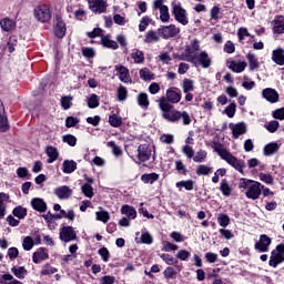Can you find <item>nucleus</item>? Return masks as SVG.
Instances as JSON below:
<instances>
[{
	"instance_id": "nucleus-53",
	"label": "nucleus",
	"mask_w": 284,
	"mask_h": 284,
	"mask_svg": "<svg viewBox=\"0 0 284 284\" xmlns=\"http://www.w3.org/2000/svg\"><path fill=\"white\" fill-rule=\"evenodd\" d=\"M140 77L144 81H152L154 79V74L150 72L148 68L141 69L140 70Z\"/></svg>"
},
{
	"instance_id": "nucleus-2",
	"label": "nucleus",
	"mask_w": 284,
	"mask_h": 284,
	"mask_svg": "<svg viewBox=\"0 0 284 284\" xmlns=\"http://www.w3.org/2000/svg\"><path fill=\"white\" fill-rule=\"evenodd\" d=\"M165 118L170 123H179L181 119L183 121V125H190V123H192V118H190V113H187V111L173 110L171 113H168Z\"/></svg>"
},
{
	"instance_id": "nucleus-10",
	"label": "nucleus",
	"mask_w": 284,
	"mask_h": 284,
	"mask_svg": "<svg viewBox=\"0 0 284 284\" xmlns=\"http://www.w3.org/2000/svg\"><path fill=\"white\" fill-rule=\"evenodd\" d=\"M60 239L64 243H70V241H77V231L72 226H63L60 230Z\"/></svg>"
},
{
	"instance_id": "nucleus-38",
	"label": "nucleus",
	"mask_w": 284,
	"mask_h": 284,
	"mask_svg": "<svg viewBox=\"0 0 284 284\" xmlns=\"http://www.w3.org/2000/svg\"><path fill=\"white\" fill-rule=\"evenodd\" d=\"M141 181H143V183H150L152 185V183H154L155 181H159V174L156 173L142 174Z\"/></svg>"
},
{
	"instance_id": "nucleus-6",
	"label": "nucleus",
	"mask_w": 284,
	"mask_h": 284,
	"mask_svg": "<svg viewBox=\"0 0 284 284\" xmlns=\"http://www.w3.org/2000/svg\"><path fill=\"white\" fill-rule=\"evenodd\" d=\"M34 17L37 21H40V23H45V21H50V19H52V11L50 10V6L41 4L36 7Z\"/></svg>"
},
{
	"instance_id": "nucleus-54",
	"label": "nucleus",
	"mask_w": 284,
	"mask_h": 284,
	"mask_svg": "<svg viewBox=\"0 0 284 284\" xmlns=\"http://www.w3.org/2000/svg\"><path fill=\"white\" fill-rule=\"evenodd\" d=\"M152 23V19L150 17H144L140 21L139 30L140 32H145L146 28Z\"/></svg>"
},
{
	"instance_id": "nucleus-26",
	"label": "nucleus",
	"mask_w": 284,
	"mask_h": 284,
	"mask_svg": "<svg viewBox=\"0 0 284 284\" xmlns=\"http://www.w3.org/2000/svg\"><path fill=\"white\" fill-rule=\"evenodd\" d=\"M48 260V252H45V248H38L37 252L32 255L33 263L38 264L41 263V261Z\"/></svg>"
},
{
	"instance_id": "nucleus-50",
	"label": "nucleus",
	"mask_w": 284,
	"mask_h": 284,
	"mask_svg": "<svg viewBox=\"0 0 284 284\" xmlns=\"http://www.w3.org/2000/svg\"><path fill=\"white\" fill-rule=\"evenodd\" d=\"M108 148L112 149V153L114 154V156H121V154H123V150L121 149V146L116 145L114 141L108 142Z\"/></svg>"
},
{
	"instance_id": "nucleus-18",
	"label": "nucleus",
	"mask_w": 284,
	"mask_h": 284,
	"mask_svg": "<svg viewBox=\"0 0 284 284\" xmlns=\"http://www.w3.org/2000/svg\"><path fill=\"white\" fill-rule=\"evenodd\" d=\"M159 108L160 110H162V116L163 119H165L168 121V118L165 116L166 114H170L171 112H174V110H172V104H170V101L165 98L162 97L159 101Z\"/></svg>"
},
{
	"instance_id": "nucleus-7",
	"label": "nucleus",
	"mask_w": 284,
	"mask_h": 284,
	"mask_svg": "<svg viewBox=\"0 0 284 284\" xmlns=\"http://www.w3.org/2000/svg\"><path fill=\"white\" fill-rule=\"evenodd\" d=\"M153 10H159L160 21H162V23H168V21H170V8L165 6V0H154Z\"/></svg>"
},
{
	"instance_id": "nucleus-4",
	"label": "nucleus",
	"mask_w": 284,
	"mask_h": 284,
	"mask_svg": "<svg viewBox=\"0 0 284 284\" xmlns=\"http://www.w3.org/2000/svg\"><path fill=\"white\" fill-rule=\"evenodd\" d=\"M171 8L172 14L178 23H181L182 26H187V23H190L187 20V11H185L179 2H172Z\"/></svg>"
},
{
	"instance_id": "nucleus-12",
	"label": "nucleus",
	"mask_w": 284,
	"mask_h": 284,
	"mask_svg": "<svg viewBox=\"0 0 284 284\" xmlns=\"http://www.w3.org/2000/svg\"><path fill=\"white\" fill-rule=\"evenodd\" d=\"M262 97L265 101H268V103H278V100L281 99L278 91L273 88L263 89Z\"/></svg>"
},
{
	"instance_id": "nucleus-32",
	"label": "nucleus",
	"mask_w": 284,
	"mask_h": 284,
	"mask_svg": "<svg viewBox=\"0 0 284 284\" xmlns=\"http://www.w3.org/2000/svg\"><path fill=\"white\" fill-rule=\"evenodd\" d=\"M10 201V195L6 193H0V219L6 216V203Z\"/></svg>"
},
{
	"instance_id": "nucleus-43",
	"label": "nucleus",
	"mask_w": 284,
	"mask_h": 284,
	"mask_svg": "<svg viewBox=\"0 0 284 284\" xmlns=\"http://www.w3.org/2000/svg\"><path fill=\"white\" fill-rule=\"evenodd\" d=\"M81 190L87 199H92L94 196V189L92 187V185H90V183L83 184L81 186Z\"/></svg>"
},
{
	"instance_id": "nucleus-17",
	"label": "nucleus",
	"mask_w": 284,
	"mask_h": 284,
	"mask_svg": "<svg viewBox=\"0 0 284 284\" xmlns=\"http://www.w3.org/2000/svg\"><path fill=\"white\" fill-rule=\"evenodd\" d=\"M65 22H63V19H61L60 16L55 17V28H54V34L59 38V39H63V37H65Z\"/></svg>"
},
{
	"instance_id": "nucleus-41",
	"label": "nucleus",
	"mask_w": 284,
	"mask_h": 284,
	"mask_svg": "<svg viewBox=\"0 0 284 284\" xmlns=\"http://www.w3.org/2000/svg\"><path fill=\"white\" fill-rule=\"evenodd\" d=\"M160 39L161 38L159 37V33H156V31H149L145 34L144 43H154L156 41H160Z\"/></svg>"
},
{
	"instance_id": "nucleus-28",
	"label": "nucleus",
	"mask_w": 284,
	"mask_h": 284,
	"mask_svg": "<svg viewBox=\"0 0 284 284\" xmlns=\"http://www.w3.org/2000/svg\"><path fill=\"white\" fill-rule=\"evenodd\" d=\"M45 152L47 156H49L48 163H54V161L59 159V150H57V148L47 146Z\"/></svg>"
},
{
	"instance_id": "nucleus-9",
	"label": "nucleus",
	"mask_w": 284,
	"mask_h": 284,
	"mask_svg": "<svg viewBox=\"0 0 284 284\" xmlns=\"http://www.w3.org/2000/svg\"><path fill=\"white\" fill-rule=\"evenodd\" d=\"M89 9L95 14H103L108 11V2L104 0H88Z\"/></svg>"
},
{
	"instance_id": "nucleus-55",
	"label": "nucleus",
	"mask_w": 284,
	"mask_h": 284,
	"mask_svg": "<svg viewBox=\"0 0 284 284\" xmlns=\"http://www.w3.org/2000/svg\"><path fill=\"white\" fill-rule=\"evenodd\" d=\"M278 128H281V123H278V121H276V120H272L266 125V130L268 132H271V134H274V132H277Z\"/></svg>"
},
{
	"instance_id": "nucleus-5",
	"label": "nucleus",
	"mask_w": 284,
	"mask_h": 284,
	"mask_svg": "<svg viewBox=\"0 0 284 284\" xmlns=\"http://www.w3.org/2000/svg\"><path fill=\"white\" fill-rule=\"evenodd\" d=\"M281 263H284V244H278L275 250L272 251L268 265L271 267H278Z\"/></svg>"
},
{
	"instance_id": "nucleus-1",
	"label": "nucleus",
	"mask_w": 284,
	"mask_h": 284,
	"mask_svg": "<svg viewBox=\"0 0 284 284\" xmlns=\"http://www.w3.org/2000/svg\"><path fill=\"white\" fill-rule=\"evenodd\" d=\"M213 150L223 159V161H226L229 165H232L234 170H237V172H241L243 174V168H245V162L243 160H239L236 156H233L227 149L221 143H213Z\"/></svg>"
},
{
	"instance_id": "nucleus-47",
	"label": "nucleus",
	"mask_w": 284,
	"mask_h": 284,
	"mask_svg": "<svg viewBox=\"0 0 284 284\" xmlns=\"http://www.w3.org/2000/svg\"><path fill=\"white\" fill-rule=\"evenodd\" d=\"M205 159H207V152L204 150H200L195 155H193V161L195 163H205Z\"/></svg>"
},
{
	"instance_id": "nucleus-20",
	"label": "nucleus",
	"mask_w": 284,
	"mask_h": 284,
	"mask_svg": "<svg viewBox=\"0 0 284 284\" xmlns=\"http://www.w3.org/2000/svg\"><path fill=\"white\" fill-rule=\"evenodd\" d=\"M31 206L33 207V210H36L37 212H45V210H48V204L45 203V201H43V199L41 197H34L31 200Z\"/></svg>"
},
{
	"instance_id": "nucleus-25",
	"label": "nucleus",
	"mask_w": 284,
	"mask_h": 284,
	"mask_svg": "<svg viewBox=\"0 0 284 284\" xmlns=\"http://www.w3.org/2000/svg\"><path fill=\"white\" fill-rule=\"evenodd\" d=\"M121 214H124L126 219H130L131 221H133L134 219H136V209L125 204L121 207Z\"/></svg>"
},
{
	"instance_id": "nucleus-42",
	"label": "nucleus",
	"mask_w": 284,
	"mask_h": 284,
	"mask_svg": "<svg viewBox=\"0 0 284 284\" xmlns=\"http://www.w3.org/2000/svg\"><path fill=\"white\" fill-rule=\"evenodd\" d=\"M109 123L110 125H112V128H121V125L123 124V120L121 119V116L112 114L109 116Z\"/></svg>"
},
{
	"instance_id": "nucleus-64",
	"label": "nucleus",
	"mask_w": 284,
	"mask_h": 284,
	"mask_svg": "<svg viewBox=\"0 0 284 284\" xmlns=\"http://www.w3.org/2000/svg\"><path fill=\"white\" fill-rule=\"evenodd\" d=\"M272 116L278 121H284V108L273 111Z\"/></svg>"
},
{
	"instance_id": "nucleus-60",
	"label": "nucleus",
	"mask_w": 284,
	"mask_h": 284,
	"mask_svg": "<svg viewBox=\"0 0 284 284\" xmlns=\"http://www.w3.org/2000/svg\"><path fill=\"white\" fill-rule=\"evenodd\" d=\"M125 99H128V89L123 85H120L118 88V100L125 101Z\"/></svg>"
},
{
	"instance_id": "nucleus-57",
	"label": "nucleus",
	"mask_w": 284,
	"mask_h": 284,
	"mask_svg": "<svg viewBox=\"0 0 284 284\" xmlns=\"http://www.w3.org/2000/svg\"><path fill=\"white\" fill-rule=\"evenodd\" d=\"M224 112L229 119H233L234 114H236V103H231L229 106L224 109Z\"/></svg>"
},
{
	"instance_id": "nucleus-35",
	"label": "nucleus",
	"mask_w": 284,
	"mask_h": 284,
	"mask_svg": "<svg viewBox=\"0 0 284 284\" xmlns=\"http://www.w3.org/2000/svg\"><path fill=\"white\" fill-rule=\"evenodd\" d=\"M182 90L184 94H187V92H194V80L184 78L182 81Z\"/></svg>"
},
{
	"instance_id": "nucleus-39",
	"label": "nucleus",
	"mask_w": 284,
	"mask_h": 284,
	"mask_svg": "<svg viewBox=\"0 0 284 284\" xmlns=\"http://www.w3.org/2000/svg\"><path fill=\"white\" fill-rule=\"evenodd\" d=\"M131 59H133L134 63H143L145 61V55L141 50H133L131 53Z\"/></svg>"
},
{
	"instance_id": "nucleus-8",
	"label": "nucleus",
	"mask_w": 284,
	"mask_h": 284,
	"mask_svg": "<svg viewBox=\"0 0 284 284\" xmlns=\"http://www.w3.org/2000/svg\"><path fill=\"white\" fill-rule=\"evenodd\" d=\"M158 32L163 37V39H172L181 32V28L174 24L163 26L158 29Z\"/></svg>"
},
{
	"instance_id": "nucleus-3",
	"label": "nucleus",
	"mask_w": 284,
	"mask_h": 284,
	"mask_svg": "<svg viewBox=\"0 0 284 284\" xmlns=\"http://www.w3.org/2000/svg\"><path fill=\"white\" fill-rule=\"evenodd\" d=\"M201 44L199 40H193L189 45H185L184 52L186 55L182 59L186 60L189 63H196V57L199 55V50Z\"/></svg>"
},
{
	"instance_id": "nucleus-34",
	"label": "nucleus",
	"mask_w": 284,
	"mask_h": 284,
	"mask_svg": "<svg viewBox=\"0 0 284 284\" xmlns=\"http://www.w3.org/2000/svg\"><path fill=\"white\" fill-rule=\"evenodd\" d=\"M0 26L4 32H10L11 30H14L16 23L14 21L10 20V18H3L0 21Z\"/></svg>"
},
{
	"instance_id": "nucleus-61",
	"label": "nucleus",
	"mask_w": 284,
	"mask_h": 284,
	"mask_svg": "<svg viewBox=\"0 0 284 284\" xmlns=\"http://www.w3.org/2000/svg\"><path fill=\"white\" fill-rule=\"evenodd\" d=\"M62 141L64 143H68V145H70L71 148H74V145H77V138L72 134H67L62 138Z\"/></svg>"
},
{
	"instance_id": "nucleus-30",
	"label": "nucleus",
	"mask_w": 284,
	"mask_h": 284,
	"mask_svg": "<svg viewBox=\"0 0 284 284\" xmlns=\"http://www.w3.org/2000/svg\"><path fill=\"white\" fill-rule=\"evenodd\" d=\"M166 99L170 103H179L181 101V92H176L173 89L166 91Z\"/></svg>"
},
{
	"instance_id": "nucleus-36",
	"label": "nucleus",
	"mask_w": 284,
	"mask_h": 284,
	"mask_svg": "<svg viewBox=\"0 0 284 284\" xmlns=\"http://www.w3.org/2000/svg\"><path fill=\"white\" fill-rule=\"evenodd\" d=\"M11 272H12V274H14V276L17 278H20V280L26 278V275L28 274V270H26V267H23V266H19V267L13 266L11 268Z\"/></svg>"
},
{
	"instance_id": "nucleus-62",
	"label": "nucleus",
	"mask_w": 284,
	"mask_h": 284,
	"mask_svg": "<svg viewBox=\"0 0 284 284\" xmlns=\"http://www.w3.org/2000/svg\"><path fill=\"white\" fill-rule=\"evenodd\" d=\"M89 108H99V97L97 94H92L88 101Z\"/></svg>"
},
{
	"instance_id": "nucleus-22",
	"label": "nucleus",
	"mask_w": 284,
	"mask_h": 284,
	"mask_svg": "<svg viewBox=\"0 0 284 284\" xmlns=\"http://www.w3.org/2000/svg\"><path fill=\"white\" fill-rule=\"evenodd\" d=\"M247 68V62L244 61H231L229 65V70H232V72L241 73Z\"/></svg>"
},
{
	"instance_id": "nucleus-48",
	"label": "nucleus",
	"mask_w": 284,
	"mask_h": 284,
	"mask_svg": "<svg viewBox=\"0 0 284 284\" xmlns=\"http://www.w3.org/2000/svg\"><path fill=\"white\" fill-rule=\"evenodd\" d=\"M13 216H17L18 219H26L28 216V209L23 206H18L13 210Z\"/></svg>"
},
{
	"instance_id": "nucleus-13",
	"label": "nucleus",
	"mask_w": 284,
	"mask_h": 284,
	"mask_svg": "<svg viewBox=\"0 0 284 284\" xmlns=\"http://www.w3.org/2000/svg\"><path fill=\"white\" fill-rule=\"evenodd\" d=\"M270 245H272V239L263 234L260 236L258 242L255 243V250H258V252H268Z\"/></svg>"
},
{
	"instance_id": "nucleus-40",
	"label": "nucleus",
	"mask_w": 284,
	"mask_h": 284,
	"mask_svg": "<svg viewBox=\"0 0 284 284\" xmlns=\"http://www.w3.org/2000/svg\"><path fill=\"white\" fill-rule=\"evenodd\" d=\"M153 241H154V239L152 237V235L149 232L142 233L140 240H139V237L135 239L136 243H144L145 245H152Z\"/></svg>"
},
{
	"instance_id": "nucleus-21",
	"label": "nucleus",
	"mask_w": 284,
	"mask_h": 284,
	"mask_svg": "<svg viewBox=\"0 0 284 284\" xmlns=\"http://www.w3.org/2000/svg\"><path fill=\"white\" fill-rule=\"evenodd\" d=\"M195 61H199L202 68H210V65H212V60L210 59V55L205 51H202L200 54H197Z\"/></svg>"
},
{
	"instance_id": "nucleus-44",
	"label": "nucleus",
	"mask_w": 284,
	"mask_h": 284,
	"mask_svg": "<svg viewBox=\"0 0 284 284\" xmlns=\"http://www.w3.org/2000/svg\"><path fill=\"white\" fill-rule=\"evenodd\" d=\"M138 104L140 105V108H149L150 98H148L146 93H140L138 95Z\"/></svg>"
},
{
	"instance_id": "nucleus-46",
	"label": "nucleus",
	"mask_w": 284,
	"mask_h": 284,
	"mask_svg": "<svg viewBox=\"0 0 284 284\" xmlns=\"http://www.w3.org/2000/svg\"><path fill=\"white\" fill-rule=\"evenodd\" d=\"M9 130L10 124L8 123V116L0 114V132H8Z\"/></svg>"
},
{
	"instance_id": "nucleus-11",
	"label": "nucleus",
	"mask_w": 284,
	"mask_h": 284,
	"mask_svg": "<svg viewBox=\"0 0 284 284\" xmlns=\"http://www.w3.org/2000/svg\"><path fill=\"white\" fill-rule=\"evenodd\" d=\"M261 183L253 181V183L248 186L245 192L246 199H252V201H256L261 196Z\"/></svg>"
},
{
	"instance_id": "nucleus-59",
	"label": "nucleus",
	"mask_w": 284,
	"mask_h": 284,
	"mask_svg": "<svg viewBox=\"0 0 284 284\" xmlns=\"http://www.w3.org/2000/svg\"><path fill=\"white\" fill-rule=\"evenodd\" d=\"M161 258L164 261V263H166V265H176V263H179V260L174 258L170 254H162Z\"/></svg>"
},
{
	"instance_id": "nucleus-49",
	"label": "nucleus",
	"mask_w": 284,
	"mask_h": 284,
	"mask_svg": "<svg viewBox=\"0 0 284 284\" xmlns=\"http://www.w3.org/2000/svg\"><path fill=\"white\" fill-rule=\"evenodd\" d=\"M220 190L223 196H230V194H232V187H230V184H227V180L222 181Z\"/></svg>"
},
{
	"instance_id": "nucleus-24",
	"label": "nucleus",
	"mask_w": 284,
	"mask_h": 284,
	"mask_svg": "<svg viewBox=\"0 0 284 284\" xmlns=\"http://www.w3.org/2000/svg\"><path fill=\"white\" fill-rule=\"evenodd\" d=\"M272 61L276 63V65H284V50L276 49L272 52Z\"/></svg>"
},
{
	"instance_id": "nucleus-14",
	"label": "nucleus",
	"mask_w": 284,
	"mask_h": 284,
	"mask_svg": "<svg viewBox=\"0 0 284 284\" xmlns=\"http://www.w3.org/2000/svg\"><path fill=\"white\" fill-rule=\"evenodd\" d=\"M150 156H152V150H150L148 144H142L138 148V160L140 163L150 161Z\"/></svg>"
},
{
	"instance_id": "nucleus-37",
	"label": "nucleus",
	"mask_w": 284,
	"mask_h": 284,
	"mask_svg": "<svg viewBox=\"0 0 284 284\" xmlns=\"http://www.w3.org/2000/svg\"><path fill=\"white\" fill-rule=\"evenodd\" d=\"M213 169L212 166H207L205 164H201L196 169L197 176H207V174H212Z\"/></svg>"
},
{
	"instance_id": "nucleus-58",
	"label": "nucleus",
	"mask_w": 284,
	"mask_h": 284,
	"mask_svg": "<svg viewBox=\"0 0 284 284\" xmlns=\"http://www.w3.org/2000/svg\"><path fill=\"white\" fill-rule=\"evenodd\" d=\"M258 178L260 181H263V183H266V185H272L274 183V178L271 174L260 173Z\"/></svg>"
},
{
	"instance_id": "nucleus-16",
	"label": "nucleus",
	"mask_w": 284,
	"mask_h": 284,
	"mask_svg": "<svg viewBox=\"0 0 284 284\" xmlns=\"http://www.w3.org/2000/svg\"><path fill=\"white\" fill-rule=\"evenodd\" d=\"M115 71L119 72V79L122 83H132L130 78V70L124 65H115Z\"/></svg>"
},
{
	"instance_id": "nucleus-33",
	"label": "nucleus",
	"mask_w": 284,
	"mask_h": 284,
	"mask_svg": "<svg viewBox=\"0 0 284 284\" xmlns=\"http://www.w3.org/2000/svg\"><path fill=\"white\" fill-rule=\"evenodd\" d=\"M101 43L104 48H110L111 50H119V44L116 41L111 40L110 37L104 36L101 38Z\"/></svg>"
},
{
	"instance_id": "nucleus-56",
	"label": "nucleus",
	"mask_w": 284,
	"mask_h": 284,
	"mask_svg": "<svg viewBox=\"0 0 284 284\" xmlns=\"http://www.w3.org/2000/svg\"><path fill=\"white\" fill-rule=\"evenodd\" d=\"M217 222L221 227H227V225H230V216L227 214H220L217 216Z\"/></svg>"
},
{
	"instance_id": "nucleus-51",
	"label": "nucleus",
	"mask_w": 284,
	"mask_h": 284,
	"mask_svg": "<svg viewBox=\"0 0 284 284\" xmlns=\"http://www.w3.org/2000/svg\"><path fill=\"white\" fill-rule=\"evenodd\" d=\"M176 187H185L189 192L194 190V182L192 180L180 181L175 184Z\"/></svg>"
},
{
	"instance_id": "nucleus-45",
	"label": "nucleus",
	"mask_w": 284,
	"mask_h": 284,
	"mask_svg": "<svg viewBox=\"0 0 284 284\" xmlns=\"http://www.w3.org/2000/svg\"><path fill=\"white\" fill-rule=\"evenodd\" d=\"M22 247L26 252H30L34 247V240L31 236H26L22 241Z\"/></svg>"
},
{
	"instance_id": "nucleus-15",
	"label": "nucleus",
	"mask_w": 284,
	"mask_h": 284,
	"mask_svg": "<svg viewBox=\"0 0 284 284\" xmlns=\"http://www.w3.org/2000/svg\"><path fill=\"white\" fill-rule=\"evenodd\" d=\"M230 130H232L233 139H239V136L245 134L247 132V126L245 123L240 122V123H230L229 124Z\"/></svg>"
},
{
	"instance_id": "nucleus-52",
	"label": "nucleus",
	"mask_w": 284,
	"mask_h": 284,
	"mask_svg": "<svg viewBox=\"0 0 284 284\" xmlns=\"http://www.w3.org/2000/svg\"><path fill=\"white\" fill-rule=\"evenodd\" d=\"M97 221H101L102 223H108L110 221V213L108 211H100L95 213Z\"/></svg>"
},
{
	"instance_id": "nucleus-27",
	"label": "nucleus",
	"mask_w": 284,
	"mask_h": 284,
	"mask_svg": "<svg viewBox=\"0 0 284 284\" xmlns=\"http://www.w3.org/2000/svg\"><path fill=\"white\" fill-rule=\"evenodd\" d=\"M281 145L276 142L268 143L264 146V155L272 156V154H276Z\"/></svg>"
},
{
	"instance_id": "nucleus-23",
	"label": "nucleus",
	"mask_w": 284,
	"mask_h": 284,
	"mask_svg": "<svg viewBox=\"0 0 284 284\" xmlns=\"http://www.w3.org/2000/svg\"><path fill=\"white\" fill-rule=\"evenodd\" d=\"M54 194L58 195V199H70L72 196V191L69 186H60L54 190Z\"/></svg>"
},
{
	"instance_id": "nucleus-63",
	"label": "nucleus",
	"mask_w": 284,
	"mask_h": 284,
	"mask_svg": "<svg viewBox=\"0 0 284 284\" xmlns=\"http://www.w3.org/2000/svg\"><path fill=\"white\" fill-rule=\"evenodd\" d=\"M176 258H179L180 261H187L190 258V251L180 250L176 253Z\"/></svg>"
},
{
	"instance_id": "nucleus-31",
	"label": "nucleus",
	"mask_w": 284,
	"mask_h": 284,
	"mask_svg": "<svg viewBox=\"0 0 284 284\" xmlns=\"http://www.w3.org/2000/svg\"><path fill=\"white\" fill-rule=\"evenodd\" d=\"M64 174H72L77 170V162L74 160H65L62 164Z\"/></svg>"
},
{
	"instance_id": "nucleus-29",
	"label": "nucleus",
	"mask_w": 284,
	"mask_h": 284,
	"mask_svg": "<svg viewBox=\"0 0 284 284\" xmlns=\"http://www.w3.org/2000/svg\"><path fill=\"white\" fill-rule=\"evenodd\" d=\"M246 59L248 61V68L251 72H254V70H258L261 64L258 63V59H256V55L254 53L246 54Z\"/></svg>"
},
{
	"instance_id": "nucleus-19",
	"label": "nucleus",
	"mask_w": 284,
	"mask_h": 284,
	"mask_svg": "<svg viewBox=\"0 0 284 284\" xmlns=\"http://www.w3.org/2000/svg\"><path fill=\"white\" fill-rule=\"evenodd\" d=\"M273 32L275 34H284V18L283 16H276L272 21Z\"/></svg>"
}]
</instances>
